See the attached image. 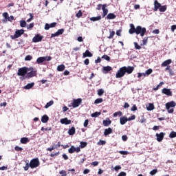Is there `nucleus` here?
I'll list each match as a JSON object with an SVG mask.
<instances>
[{
	"label": "nucleus",
	"instance_id": "f257e3e1",
	"mask_svg": "<svg viewBox=\"0 0 176 176\" xmlns=\"http://www.w3.org/2000/svg\"><path fill=\"white\" fill-rule=\"evenodd\" d=\"M134 71V67L133 66H124L119 69V70L117 72L116 74V78L117 79H119L120 78H123L127 74L128 75H130L131 74H133V72Z\"/></svg>",
	"mask_w": 176,
	"mask_h": 176
},
{
	"label": "nucleus",
	"instance_id": "f03ea898",
	"mask_svg": "<svg viewBox=\"0 0 176 176\" xmlns=\"http://www.w3.org/2000/svg\"><path fill=\"white\" fill-rule=\"evenodd\" d=\"M166 109L168 113H174V108L176 107V102L174 101H170L165 104Z\"/></svg>",
	"mask_w": 176,
	"mask_h": 176
},
{
	"label": "nucleus",
	"instance_id": "7ed1b4c3",
	"mask_svg": "<svg viewBox=\"0 0 176 176\" xmlns=\"http://www.w3.org/2000/svg\"><path fill=\"white\" fill-rule=\"evenodd\" d=\"M145 34H146V28L138 25L136 35H140V36L143 37L145 36Z\"/></svg>",
	"mask_w": 176,
	"mask_h": 176
},
{
	"label": "nucleus",
	"instance_id": "20e7f679",
	"mask_svg": "<svg viewBox=\"0 0 176 176\" xmlns=\"http://www.w3.org/2000/svg\"><path fill=\"white\" fill-rule=\"evenodd\" d=\"M40 164L38 158H34L30 162V168H36V167H39Z\"/></svg>",
	"mask_w": 176,
	"mask_h": 176
},
{
	"label": "nucleus",
	"instance_id": "39448f33",
	"mask_svg": "<svg viewBox=\"0 0 176 176\" xmlns=\"http://www.w3.org/2000/svg\"><path fill=\"white\" fill-rule=\"evenodd\" d=\"M25 32L24 29H21V30H16L15 31V34L14 35H11L10 38L11 39H17V38H20L21 35H23Z\"/></svg>",
	"mask_w": 176,
	"mask_h": 176
},
{
	"label": "nucleus",
	"instance_id": "423d86ee",
	"mask_svg": "<svg viewBox=\"0 0 176 176\" xmlns=\"http://www.w3.org/2000/svg\"><path fill=\"white\" fill-rule=\"evenodd\" d=\"M28 72V67H23L18 69L17 75L18 76H25Z\"/></svg>",
	"mask_w": 176,
	"mask_h": 176
},
{
	"label": "nucleus",
	"instance_id": "0eeeda50",
	"mask_svg": "<svg viewBox=\"0 0 176 176\" xmlns=\"http://www.w3.org/2000/svg\"><path fill=\"white\" fill-rule=\"evenodd\" d=\"M52 60V56H41L36 59L37 64H42L45 61H50Z\"/></svg>",
	"mask_w": 176,
	"mask_h": 176
},
{
	"label": "nucleus",
	"instance_id": "6e6552de",
	"mask_svg": "<svg viewBox=\"0 0 176 176\" xmlns=\"http://www.w3.org/2000/svg\"><path fill=\"white\" fill-rule=\"evenodd\" d=\"M60 146H61V142H58L57 144L52 143V146L47 148L46 151H47V152H52V151H54V149H58Z\"/></svg>",
	"mask_w": 176,
	"mask_h": 176
},
{
	"label": "nucleus",
	"instance_id": "1a4fd4ad",
	"mask_svg": "<svg viewBox=\"0 0 176 176\" xmlns=\"http://www.w3.org/2000/svg\"><path fill=\"white\" fill-rule=\"evenodd\" d=\"M80 104H82V98L74 99L73 100L72 107L73 108H78Z\"/></svg>",
	"mask_w": 176,
	"mask_h": 176
},
{
	"label": "nucleus",
	"instance_id": "9d476101",
	"mask_svg": "<svg viewBox=\"0 0 176 176\" xmlns=\"http://www.w3.org/2000/svg\"><path fill=\"white\" fill-rule=\"evenodd\" d=\"M162 94H165L166 96H168V97H172L173 96V91H171V89L164 88L162 89Z\"/></svg>",
	"mask_w": 176,
	"mask_h": 176
},
{
	"label": "nucleus",
	"instance_id": "9b49d317",
	"mask_svg": "<svg viewBox=\"0 0 176 176\" xmlns=\"http://www.w3.org/2000/svg\"><path fill=\"white\" fill-rule=\"evenodd\" d=\"M43 39V36H41V34H37L32 38V42L34 43H37V42H42V40Z\"/></svg>",
	"mask_w": 176,
	"mask_h": 176
},
{
	"label": "nucleus",
	"instance_id": "f8f14e48",
	"mask_svg": "<svg viewBox=\"0 0 176 176\" xmlns=\"http://www.w3.org/2000/svg\"><path fill=\"white\" fill-rule=\"evenodd\" d=\"M164 135H166V133L163 132H161L160 133H156L155 136L157 138V141H158V142H162L164 138Z\"/></svg>",
	"mask_w": 176,
	"mask_h": 176
},
{
	"label": "nucleus",
	"instance_id": "ddd939ff",
	"mask_svg": "<svg viewBox=\"0 0 176 176\" xmlns=\"http://www.w3.org/2000/svg\"><path fill=\"white\" fill-rule=\"evenodd\" d=\"M68 152L69 153H74V152L79 153V152H80V147L76 148L74 146H72L70 148H69Z\"/></svg>",
	"mask_w": 176,
	"mask_h": 176
},
{
	"label": "nucleus",
	"instance_id": "4468645a",
	"mask_svg": "<svg viewBox=\"0 0 176 176\" xmlns=\"http://www.w3.org/2000/svg\"><path fill=\"white\" fill-rule=\"evenodd\" d=\"M129 32L131 35H133V34L137 33V26H134V24L131 23L130 24V29L129 30Z\"/></svg>",
	"mask_w": 176,
	"mask_h": 176
},
{
	"label": "nucleus",
	"instance_id": "2eb2a0df",
	"mask_svg": "<svg viewBox=\"0 0 176 176\" xmlns=\"http://www.w3.org/2000/svg\"><path fill=\"white\" fill-rule=\"evenodd\" d=\"M63 34H64V29H59L56 32L51 34V38H55V36L63 35Z\"/></svg>",
	"mask_w": 176,
	"mask_h": 176
},
{
	"label": "nucleus",
	"instance_id": "dca6fc26",
	"mask_svg": "<svg viewBox=\"0 0 176 176\" xmlns=\"http://www.w3.org/2000/svg\"><path fill=\"white\" fill-rule=\"evenodd\" d=\"M56 25H57V23L56 22H53L50 24L45 23V30H50V28H54V27H56Z\"/></svg>",
	"mask_w": 176,
	"mask_h": 176
},
{
	"label": "nucleus",
	"instance_id": "f3484780",
	"mask_svg": "<svg viewBox=\"0 0 176 176\" xmlns=\"http://www.w3.org/2000/svg\"><path fill=\"white\" fill-rule=\"evenodd\" d=\"M127 122H129V119L125 116H122L121 118H120V124H122V126L126 124Z\"/></svg>",
	"mask_w": 176,
	"mask_h": 176
},
{
	"label": "nucleus",
	"instance_id": "a211bd4d",
	"mask_svg": "<svg viewBox=\"0 0 176 176\" xmlns=\"http://www.w3.org/2000/svg\"><path fill=\"white\" fill-rule=\"evenodd\" d=\"M162 6V4L157 1V0H155L154 1V12H157L159 10L160 8Z\"/></svg>",
	"mask_w": 176,
	"mask_h": 176
},
{
	"label": "nucleus",
	"instance_id": "6ab92c4d",
	"mask_svg": "<svg viewBox=\"0 0 176 176\" xmlns=\"http://www.w3.org/2000/svg\"><path fill=\"white\" fill-rule=\"evenodd\" d=\"M34 76H36V70H34V72H30L26 74L25 78H28L30 79V78H34Z\"/></svg>",
	"mask_w": 176,
	"mask_h": 176
},
{
	"label": "nucleus",
	"instance_id": "aec40b11",
	"mask_svg": "<svg viewBox=\"0 0 176 176\" xmlns=\"http://www.w3.org/2000/svg\"><path fill=\"white\" fill-rule=\"evenodd\" d=\"M102 10L103 11L102 17L104 18V17H105V16H107V14H108V9H107V4L102 5Z\"/></svg>",
	"mask_w": 176,
	"mask_h": 176
},
{
	"label": "nucleus",
	"instance_id": "412c9836",
	"mask_svg": "<svg viewBox=\"0 0 176 176\" xmlns=\"http://www.w3.org/2000/svg\"><path fill=\"white\" fill-rule=\"evenodd\" d=\"M113 68L111 66H104L102 68L103 74H108L110 71H112Z\"/></svg>",
	"mask_w": 176,
	"mask_h": 176
},
{
	"label": "nucleus",
	"instance_id": "4be33fe9",
	"mask_svg": "<svg viewBox=\"0 0 176 176\" xmlns=\"http://www.w3.org/2000/svg\"><path fill=\"white\" fill-rule=\"evenodd\" d=\"M60 123L62 124L67 125V124H71L72 121H71V120H68V118H65L60 119Z\"/></svg>",
	"mask_w": 176,
	"mask_h": 176
},
{
	"label": "nucleus",
	"instance_id": "5701e85b",
	"mask_svg": "<svg viewBox=\"0 0 176 176\" xmlns=\"http://www.w3.org/2000/svg\"><path fill=\"white\" fill-rule=\"evenodd\" d=\"M111 123L112 121L109 118L104 120L102 122L103 126H104V127H108V126H109Z\"/></svg>",
	"mask_w": 176,
	"mask_h": 176
},
{
	"label": "nucleus",
	"instance_id": "b1692460",
	"mask_svg": "<svg viewBox=\"0 0 176 176\" xmlns=\"http://www.w3.org/2000/svg\"><path fill=\"white\" fill-rule=\"evenodd\" d=\"M171 63H172L171 59H168L162 63L161 67H168V65H170Z\"/></svg>",
	"mask_w": 176,
	"mask_h": 176
},
{
	"label": "nucleus",
	"instance_id": "393cba45",
	"mask_svg": "<svg viewBox=\"0 0 176 176\" xmlns=\"http://www.w3.org/2000/svg\"><path fill=\"white\" fill-rule=\"evenodd\" d=\"M112 129L110 127H109L108 129H104V135L107 137V135H109V134H112Z\"/></svg>",
	"mask_w": 176,
	"mask_h": 176
},
{
	"label": "nucleus",
	"instance_id": "a878e982",
	"mask_svg": "<svg viewBox=\"0 0 176 176\" xmlns=\"http://www.w3.org/2000/svg\"><path fill=\"white\" fill-rule=\"evenodd\" d=\"M41 122L42 123H47L49 122V116L47 115H43L41 117Z\"/></svg>",
	"mask_w": 176,
	"mask_h": 176
},
{
	"label": "nucleus",
	"instance_id": "bb28decb",
	"mask_svg": "<svg viewBox=\"0 0 176 176\" xmlns=\"http://www.w3.org/2000/svg\"><path fill=\"white\" fill-rule=\"evenodd\" d=\"M107 20H113V19H116V15L113 13H109L107 16Z\"/></svg>",
	"mask_w": 176,
	"mask_h": 176
},
{
	"label": "nucleus",
	"instance_id": "cd10ccee",
	"mask_svg": "<svg viewBox=\"0 0 176 176\" xmlns=\"http://www.w3.org/2000/svg\"><path fill=\"white\" fill-rule=\"evenodd\" d=\"M34 85L35 83L34 82L28 83L27 85L24 87V89H25L26 90H30V89H32V87H34Z\"/></svg>",
	"mask_w": 176,
	"mask_h": 176
},
{
	"label": "nucleus",
	"instance_id": "c85d7f7f",
	"mask_svg": "<svg viewBox=\"0 0 176 176\" xmlns=\"http://www.w3.org/2000/svg\"><path fill=\"white\" fill-rule=\"evenodd\" d=\"M83 57H93V54L87 50L85 52L83 53Z\"/></svg>",
	"mask_w": 176,
	"mask_h": 176
},
{
	"label": "nucleus",
	"instance_id": "c756f323",
	"mask_svg": "<svg viewBox=\"0 0 176 176\" xmlns=\"http://www.w3.org/2000/svg\"><path fill=\"white\" fill-rule=\"evenodd\" d=\"M76 133V129L74 126H72L71 129L68 131L69 135H74Z\"/></svg>",
	"mask_w": 176,
	"mask_h": 176
},
{
	"label": "nucleus",
	"instance_id": "7c9ffc66",
	"mask_svg": "<svg viewBox=\"0 0 176 176\" xmlns=\"http://www.w3.org/2000/svg\"><path fill=\"white\" fill-rule=\"evenodd\" d=\"M149 37H144L142 39V43L140 44V46H146V45H148V38Z\"/></svg>",
	"mask_w": 176,
	"mask_h": 176
},
{
	"label": "nucleus",
	"instance_id": "2f4dec72",
	"mask_svg": "<svg viewBox=\"0 0 176 176\" xmlns=\"http://www.w3.org/2000/svg\"><path fill=\"white\" fill-rule=\"evenodd\" d=\"M164 85V82L162 81L159 83V85H157L156 87L153 88V90H154V91H157L158 89H160V87H162V86Z\"/></svg>",
	"mask_w": 176,
	"mask_h": 176
},
{
	"label": "nucleus",
	"instance_id": "473e14b6",
	"mask_svg": "<svg viewBox=\"0 0 176 176\" xmlns=\"http://www.w3.org/2000/svg\"><path fill=\"white\" fill-rule=\"evenodd\" d=\"M64 69H65V65H60L57 67V71H58L59 72H63Z\"/></svg>",
	"mask_w": 176,
	"mask_h": 176
},
{
	"label": "nucleus",
	"instance_id": "72a5a7b5",
	"mask_svg": "<svg viewBox=\"0 0 176 176\" xmlns=\"http://www.w3.org/2000/svg\"><path fill=\"white\" fill-rule=\"evenodd\" d=\"M20 141L21 144H28V142H30L28 138H22Z\"/></svg>",
	"mask_w": 176,
	"mask_h": 176
},
{
	"label": "nucleus",
	"instance_id": "f704fd0d",
	"mask_svg": "<svg viewBox=\"0 0 176 176\" xmlns=\"http://www.w3.org/2000/svg\"><path fill=\"white\" fill-rule=\"evenodd\" d=\"M100 20H101V16H96V17H91L90 18L91 21H98Z\"/></svg>",
	"mask_w": 176,
	"mask_h": 176
},
{
	"label": "nucleus",
	"instance_id": "c9c22d12",
	"mask_svg": "<svg viewBox=\"0 0 176 176\" xmlns=\"http://www.w3.org/2000/svg\"><path fill=\"white\" fill-rule=\"evenodd\" d=\"M3 17L5 19L3 20V22L5 23V21H8L9 19V14L8 12L3 13Z\"/></svg>",
	"mask_w": 176,
	"mask_h": 176
},
{
	"label": "nucleus",
	"instance_id": "e433bc0d",
	"mask_svg": "<svg viewBox=\"0 0 176 176\" xmlns=\"http://www.w3.org/2000/svg\"><path fill=\"white\" fill-rule=\"evenodd\" d=\"M53 104H54V101L53 100L48 102L45 106V109H47V108H50V107H52Z\"/></svg>",
	"mask_w": 176,
	"mask_h": 176
},
{
	"label": "nucleus",
	"instance_id": "4c0bfd02",
	"mask_svg": "<svg viewBox=\"0 0 176 176\" xmlns=\"http://www.w3.org/2000/svg\"><path fill=\"white\" fill-rule=\"evenodd\" d=\"M160 12H164L166 10H167V6H161V7L159 8Z\"/></svg>",
	"mask_w": 176,
	"mask_h": 176
},
{
	"label": "nucleus",
	"instance_id": "58836bf2",
	"mask_svg": "<svg viewBox=\"0 0 176 176\" xmlns=\"http://www.w3.org/2000/svg\"><path fill=\"white\" fill-rule=\"evenodd\" d=\"M122 115H123V113H122V111H119L113 113V118H117V116H122Z\"/></svg>",
	"mask_w": 176,
	"mask_h": 176
},
{
	"label": "nucleus",
	"instance_id": "ea45409f",
	"mask_svg": "<svg viewBox=\"0 0 176 176\" xmlns=\"http://www.w3.org/2000/svg\"><path fill=\"white\" fill-rule=\"evenodd\" d=\"M101 115V112L96 111L92 114H91V118H98Z\"/></svg>",
	"mask_w": 176,
	"mask_h": 176
},
{
	"label": "nucleus",
	"instance_id": "a19ab883",
	"mask_svg": "<svg viewBox=\"0 0 176 176\" xmlns=\"http://www.w3.org/2000/svg\"><path fill=\"white\" fill-rule=\"evenodd\" d=\"M155 109V106L153 105V104L150 103L148 104V107H147V111H153Z\"/></svg>",
	"mask_w": 176,
	"mask_h": 176
},
{
	"label": "nucleus",
	"instance_id": "79ce46f5",
	"mask_svg": "<svg viewBox=\"0 0 176 176\" xmlns=\"http://www.w3.org/2000/svg\"><path fill=\"white\" fill-rule=\"evenodd\" d=\"M109 32H110V34H109V36H108V38L112 39V38H113V36H115V31H112V30H109Z\"/></svg>",
	"mask_w": 176,
	"mask_h": 176
},
{
	"label": "nucleus",
	"instance_id": "37998d69",
	"mask_svg": "<svg viewBox=\"0 0 176 176\" xmlns=\"http://www.w3.org/2000/svg\"><path fill=\"white\" fill-rule=\"evenodd\" d=\"M98 93V96H99L100 97H101V96H103L104 91L102 89H100L97 91Z\"/></svg>",
	"mask_w": 176,
	"mask_h": 176
},
{
	"label": "nucleus",
	"instance_id": "c03bdc74",
	"mask_svg": "<svg viewBox=\"0 0 176 176\" xmlns=\"http://www.w3.org/2000/svg\"><path fill=\"white\" fill-rule=\"evenodd\" d=\"M20 25L22 27V28H24L27 25V22H25L24 20L20 21Z\"/></svg>",
	"mask_w": 176,
	"mask_h": 176
},
{
	"label": "nucleus",
	"instance_id": "a18cd8bd",
	"mask_svg": "<svg viewBox=\"0 0 176 176\" xmlns=\"http://www.w3.org/2000/svg\"><path fill=\"white\" fill-rule=\"evenodd\" d=\"M133 45H134L135 49H136V50H141V45H138V43L134 42Z\"/></svg>",
	"mask_w": 176,
	"mask_h": 176
},
{
	"label": "nucleus",
	"instance_id": "49530a36",
	"mask_svg": "<svg viewBox=\"0 0 176 176\" xmlns=\"http://www.w3.org/2000/svg\"><path fill=\"white\" fill-rule=\"evenodd\" d=\"M41 131H52V127L45 128V127L42 126L41 129Z\"/></svg>",
	"mask_w": 176,
	"mask_h": 176
},
{
	"label": "nucleus",
	"instance_id": "de8ad7c7",
	"mask_svg": "<svg viewBox=\"0 0 176 176\" xmlns=\"http://www.w3.org/2000/svg\"><path fill=\"white\" fill-rule=\"evenodd\" d=\"M80 147L83 148H86V146H87V142H80Z\"/></svg>",
	"mask_w": 176,
	"mask_h": 176
},
{
	"label": "nucleus",
	"instance_id": "09e8293b",
	"mask_svg": "<svg viewBox=\"0 0 176 176\" xmlns=\"http://www.w3.org/2000/svg\"><path fill=\"white\" fill-rule=\"evenodd\" d=\"M29 16H30V18L27 20V23H31L34 20V14L32 13H30Z\"/></svg>",
	"mask_w": 176,
	"mask_h": 176
},
{
	"label": "nucleus",
	"instance_id": "8fccbe9b",
	"mask_svg": "<svg viewBox=\"0 0 176 176\" xmlns=\"http://www.w3.org/2000/svg\"><path fill=\"white\" fill-rule=\"evenodd\" d=\"M175 137H176V132L175 131L170 132L169 135V138H175Z\"/></svg>",
	"mask_w": 176,
	"mask_h": 176
},
{
	"label": "nucleus",
	"instance_id": "3c124183",
	"mask_svg": "<svg viewBox=\"0 0 176 176\" xmlns=\"http://www.w3.org/2000/svg\"><path fill=\"white\" fill-rule=\"evenodd\" d=\"M105 144H107L105 140H100L99 142H98L97 145H105Z\"/></svg>",
	"mask_w": 176,
	"mask_h": 176
},
{
	"label": "nucleus",
	"instance_id": "603ef678",
	"mask_svg": "<svg viewBox=\"0 0 176 176\" xmlns=\"http://www.w3.org/2000/svg\"><path fill=\"white\" fill-rule=\"evenodd\" d=\"M102 58H104L107 61H111V58L108 55H107V54L103 55L102 56Z\"/></svg>",
	"mask_w": 176,
	"mask_h": 176
},
{
	"label": "nucleus",
	"instance_id": "864d4df0",
	"mask_svg": "<svg viewBox=\"0 0 176 176\" xmlns=\"http://www.w3.org/2000/svg\"><path fill=\"white\" fill-rule=\"evenodd\" d=\"M30 167H31V165L29 163H26L25 166H23V169L25 171H28Z\"/></svg>",
	"mask_w": 176,
	"mask_h": 176
},
{
	"label": "nucleus",
	"instance_id": "5fc2aeb1",
	"mask_svg": "<svg viewBox=\"0 0 176 176\" xmlns=\"http://www.w3.org/2000/svg\"><path fill=\"white\" fill-rule=\"evenodd\" d=\"M103 100L102 98H97L96 100H95L94 101V104H101V102H102Z\"/></svg>",
	"mask_w": 176,
	"mask_h": 176
},
{
	"label": "nucleus",
	"instance_id": "6e6d98bb",
	"mask_svg": "<svg viewBox=\"0 0 176 176\" xmlns=\"http://www.w3.org/2000/svg\"><path fill=\"white\" fill-rule=\"evenodd\" d=\"M32 60V56L31 55H27L25 58V61H31Z\"/></svg>",
	"mask_w": 176,
	"mask_h": 176
},
{
	"label": "nucleus",
	"instance_id": "4d7b16f0",
	"mask_svg": "<svg viewBox=\"0 0 176 176\" xmlns=\"http://www.w3.org/2000/svg\"><path fill=\"white\" fill-rule=\"evenodd\" d=\"M131 120H135V115L133 114L128 118V122H131Z\"/></svg>",
	"mask_w": 176,
	"mask_h": 176
},
{
	"label": "nucleus",
	"instance_id": "13d9d810",
	"mask_svg": "<svg viewBox=\"0 0 176 176\" xmlns=\"http://www.w3.org/2000/svg\"><path fill=\"white\" fill-rule=\"evenodd\" d=\"M58 155H60V151H58V152H56L55 153H51V154H50V156L51 157H54L56 156H58Z\"/></svg>",
	"mask_w": 176,
	"mask_h": 176
},
{
	"label": "nucleus",
	"instance_id": "bf43d9fd",
	"mask_svg": "<svg viewBox=\"0 0 176 176\" xmlns=\"http://www.w3.org/2000/svg\"><path fill=\"white\" fill-rule=\"evenodd\" d=\"M82 15H83V13L82 12V10H79L78 12L76 14L78 19L82 17Z\"/></svg>",
	"mask_w": 176,
	"mask_h": 176
},
{
	"label": "nucleus",
	"instance_id": "052dcab7",
	"mask_svg": "<svg viewBox=\"0 0 176 176\" xmlns=\"http://www.w3.org/2000/svg\"><path fill=\"white\" fill-rule=\"evenodd\" d=\"M14 149L16 152H21V151H23V148L19 146H16L14 147Z\"/></svg>",
	"mask_w": 176,
	"mask_h": 176
},
{
	"label": "nucleus",
	"instance_id": "680f3d73",
	"mask_svg": "<svg viewBox=\"0 0 176 176\" xmlns=\"http://www.w3.org/2000/svg\"><path fill=\"white\" fill-rule=\"evenodd\" d=\"M157 173V169H153V170L150 171L151 175H155Z\"/></svg>",
	"mask_w": 176,
	"mask_h": 176
},
{
	"label": "nucleus",
	"instance_id": "e2e57ef3",
	"mask_svg": "<svg viewBox=\"0 0 176 176\" xmlns=\"http://www.w3.org/2000/svg\"><path fill=\"white\" fill-rule=\"evenodd\" d=\"M145 72L147 76H149L151 74H152V72H153V70L152 69H148Z\"/></svg>",
	"mask_w": 176,
	"mask_h": 176
},
{
	"label": "nucleus",
	"instance_id": "0e129e2a",
	"mask_svg": "<svg viewBox=\"0 0 176 176\" xmlns=\"http://www.w3.org/2000/svg\"><path fill=\"white\" fill-rule=\"evenodd\" d=\"M34 23H30V25L27 27L28 30H32V28H34Z\"/></svg>",
	"mask_w": 176,
	"mask_h": 176
},
{
	"label": "nucleus",
	"instance_id": "69168bd1",
	"mask_svg": "<svg viewBox=\"0 0 176 176\" xmlns=\"http://www.w3.org/2000/svg\"><path fill=\"white\" fill-rule=\"evenodd\" d=\"M119 153H120V155H129V151H120Z\"/></svg>",
	"mask_w": 176,
	"mask_h": 176
},
{
	"label": "nucleus",
	"instance_id": "338daca9",
	"mask_svg": "<svg viewBox=\"0 0 176 176\" xmlns=\"http://www.w3.org/2000/svg\"><path fill=\"white\" fill-rule=\"evenodd\" d=\"M59 174H62V176H67V172L65 170H61Z\"/></svg>",
	"mask_w": 176,
	"mask_h": 176
},
{
	"label": "nucleus",
	"instance_id": "774afa93",
	"mask_svg": "<svg viewBox=\"0 0 176 176\" xmlns=\"http://www.w3.org/2000/svg\"><path fill=\"white\" fill-rule=\"evenodd\" d=\"M126 172H121L120 173L118 176H126Z\"/></svg>",
	"mask_w": 176,
	"mask_h": 176
}]
</instances>
